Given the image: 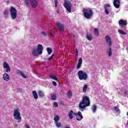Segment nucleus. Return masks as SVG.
I'll return each instance as SVG.
<instances>
[{
  "mask_svg": "<svg viewBox=\"0 0 128 128\" xmlns=\"http://www.w3.org/2000/svg\"><path fill=\"white\" fill-rule=\"evenodd\" d=\"M118 32L120 33V34H126V32H124L123 31H122V30H118Z\"/></svg>",
  "mask_w": 128,
  "mask_h": 128,
  "instance_id": "nucleus-33",
  "label": "nucleus"
},
{
  "mask_svg": "<svg viewBox=\"0 0 128 128\" xmlns=\"http://www.w3.org/2000/svg\"><path fill=\"white\" fill-rule=\"evenodd\" d=\"M41 34H43V36H46V32H42Z\"/></svg>",
  "mask_w": 128,
  "mask_h": 128,
  "instance_id": "nucleus-43",
  "label": "nucleus"
},
{
  "mask_svg": "<svg viewBox=\"0 0 128 128\" xmlns=\"http://www.w3.org/2000/svg\"><path fill=\"white\" fill-rule=\"evenodd\" d=\"M78 78L81 80H86L88 78V74L82 70H79L78 72Z\"/></svg>",
  "mask_w": 128,
  "mask_h": 128,
  "instance_id": "nucleus-5",
  "label": "nucleus"
},
{
  "mask_svg": "<svg viewBox=\"0 0 128 128\" xmlns=\"http://www.w3.org/2000/svg\"><path fill=\"white\" fill-rule=\"evenodd\" d=\"M110 4H106L104 5V10L106 14H108V8H110Z\"/></svg>",
  "mask_w": 128,
  "mask_h": 128,
  "instance_id": "nucleus-17",
  "label": "nucleus"
},
{
  "mask_svg": "<svg viewBox=\"0 0 128 128\" xmlns=\"http://www.w3.org/2000/svg\"><path fill=\"white\" fill-rule=\"evenodd\" d=\"M64 6L66 8L68 12H72V4L68 0H64Z\"/></svg>",
  "mask_w": 128,
  "mask_h": 128,
  "instance_id": "nucleus-7",
  "label": "nucleus"
},
{
  "mask_svg": "<svg viewBox=\"0 0 128 128\" xmlns=\"http://www.w3.org/2000/svg\"><path fill=\"white\" fill-rule=\"evenodd\" d=\"M57 12H58V11Z\"/></svg>",
  "mask_w": 128,
  "mask_h": 128,
  "instance_id": "nucleus-47",
  "label": "nucleus"
},
{
  "mask_svg": "<svg viewBox=\"0 0 128 128\" xmlns=\"http://www.w3.org/2000/svg\"><path fill=\"white\" fill-rule=\"evenodd\" d=\"M73 114H74V111H72V110H70V112L68 113V116L70 120H72V118H74V116H74Z\"/></svg>",
  "mask_w": 128,
  "mask_h": 128,
  "instance_id": "nucleus-20",
  "label": "nucleus"
},
{
  "mask_svg": "<svg viewBox=\"0 0 128 128\" xmlns=\"http://www.w3.org/2000/svg\"><path fill=\"white\" fill-rule=\"evenodd\" d=\"M18 74L22 75V74H23V73H22V71H18Z\"/></svg>",
  "mask_w": 128,
  "mask_h": 128,
  "instance_id": "nucleus-44",
  "label": "nucleus"
},
{
  "mask_svg": "<svg viewBox=\"0 0 128 128\" xmlns=\"http://www.w3.org/2000/svg\"><path fill=\"white\" fill-rule=\"evenodd\" d=\"M54 4H55V6L56 8V6H58V0H54Z\"/></svg>",
  "mask_w": 128,
  "mask_h": 128,
  "instance_id": "nucleus-37",
  "label": "nucleus"
},
{
  "mask_svg": "<svg viewBox=\"0 0 128 128\" xmlns=\"http://www.w3.org/2000/svg\"><path fill=\"white\" fill-rule=\"evenodd\" d=\"M54 104L56 108H58V104L56 102H54Z\"/></svg>",
  "mask_w": 128,
  "mask_h": 128,
  "instance_id": "nucleus-38",
  "label": "nucleus"
},
{
  "mask_svg": "<svg viewBox=\"0 0 128 128\" xmlns=\"http://www.w3.org/2000/svg\"><path fill=\"white\" fill-rule=\"evenodd\" d=\"M24 4L26 8H30V2H28V0H24Z\"/></svg>",
  "mask_w": 128,
  "mask_h": 128,
  "instance_id": "nucleus-26",
  "label": "nucleus"
},
{
  "mask_svg": "<svg viewBox=\"0 0 128 128\" xmlns=\"http://www.w3.org/2000/svg\"><path fill=\"white\" fill-rule=\"evenodd\" d=\"M73 116H79V117H76V119L78 121H80L83 118L82 114V112H78V113H74L73 112Z\"/></svg>",
  "mask_w": 128,
  "mask_h": 128,
  "instance_id": "nucleus-9",
  "label": "nucleus"
},
{
  "mask_svg": "<svg viewBox=\"0 0 128 128\" xmlns=\"http://www.w3.org/2000/svg\"><path fill=\"white\" fill-rule=\"evenodd\" d=\"M52 56H54V55H52L50 58H48V60H51L52 58Z\"/></svg>",
  "mask_w": 128,
  "mask_h": 128,
  "instance_id": "nucleus-45",
  "label": "nucleus"
},
{
  "mask_svg": "<svg viewBox=\"0 0 128 128\" xmlns=\"http://www.w3.org/2000/svg\"><path fill=\"white\" fill-rule=\"evenodd\" d=\"M10 12L11 14V18H12V20H16L18 16V11L16 10V9L13 6H11Z\"/></svg>",
  "mask_w": 128,
  "mask_h": 128,
  "instance_id": "nucleus-6",
  "label": "nucleus"
},
{
  "mask_svg": "<svg viewBox=\"0 0 128 128\" xmlns=\"http://www.w3.org/2000/svg\"><path fill=\"white\" fill-rule=\"evenodd\" d=\"M124 96H126V95L128 94V90H125V91L124 92Z\"/></svg>",
  "mask_w": 128,
  "mask_h": 128,
  "instance_id": "nucleus-42",
  "label": "nucleus"
},
{
  "mask_svg": "<svg viewBox=\"0 0 128 128\" xmlns=\"http://www.w3.org/2000/svg\"><path fill=\"white\" fill-rule=\"evenodd\" d=\"M32 54L33 56H40V54H38V50H36V48H32Z\"/></svg>",
  "mask_w": 128,
  "mask_h": 128,
  "instance_id": "nucleus-15",
  "label": "nucleus"
},
{
  "mask_svg": "<svg viewBox=\"0 0 128 128\" xmlns=\"http://www.w3.org/2000/svg\"><path fill=\"white\" fill-rule=\"evenodd\" d=\"M76 58H77L78 57L76 56H78V50H76Z\"/></svg>",
  "mask_w": 128,
  "mask_h": 128,
  "instance_id": "nucleus-39",
  "label": "nucleus"
},
{
  "mask_svg": "<svg viewBox=\"0 0 128 128\" xmlns=\"http://www.w3.org/2000/svg\"><path fill=\"white\" fill-rule=\"evenodd\" d=\"M54 120H55L56 122H58V120H60V116L58 115L56 116L54 118Z\"/></svg>",
  "mask_w": 128,
  "mask_h": 128,
  "instance_id": "nucleus-28",
  "label": "nucleus"
},
{
  "mask_svg": "<svg viewBox=\"0 0 128 128\" xmlns=\"http://www.w3.org/2000/svg\"><path fill=\"white\" fill-rule=\"evenodd\" d=\"M105 40L106 44H107L109 46L108 50L107 52L108 56H111L112 54V38L108 36H105Z\"/></svg>",
  "mask_w": 128,
  "mask_h": 128,
  "instance_id": "nucleus-2",
  "label": "nucleus"
},
{
  "mask_svg": "<svg viewBox=\"0 0 128 128\" xmlns=\"http://www.w3.org/2000/svg\"><path fill=\"white\" fill-rule=\"evenodd\" d=\"M78 64H82V58H80V59L78 60Z\"/></svg>",
  "mask_w": 128,
  "mask_h": 128,
  "instance_id": "nucleus-35",
  "label": "nucleus"
},
{
  "mask_svg": "<svg viewBox=\"0 0 128 128\" xmlns=\"http://www.w3.org/2000/svg\"><path fill=\"white\" fill-rule=\"evenodd\" d=\"M88 90V85L87 84H85L83 86L82 92H86V90Z\"/></svg>",
  "mask_w": 128,
  "mask_h": 128,
  "instance_id": "nucleus-27",
  "label": "nucleus"
},
{
  "mask_svg": "<svg viewBox=\"0 0 128 128\" xmlns=\"http://www.w3.org/2000/svg\"><path fill=\"white\" fill-rule=\"evenodd\" d=\"M4 18H8V12L6 10H5L4 12Z\"/></svg>",
  "mask_w": 128,
  "mask_h": 128,
  "instance_id": "nucleus-32",
  "label": "nucleus"
},
{
  "mask_svg": "<svg viewBox=\"0 0 128 128\" xmlns=\"http://www.w3.org/2000/svg\"><path fill=\"white\" fill-rule=\"evenodd\" d=\"M67 96L70 98H72V92L70 91L68 94Z\"/></svg>",
  "mask_w": 128,
  "mask_h": 128,
  "instance_id": "nucleus-31",
  "label": "nucleus"
},
{
  "mask_svg": "<svg viewBox=\"0 0 128 128\" xmlns=\"http://www.w3.org/2000/svg\"><path fill=\"white\" fill-rule=\"evenodd\" d=\"M3 80L6 82H8L10 80V75L7 73H4L3 74Z\"/></svg>",
  "mask_w": 128,
  "mask_h": 128,
  "instance_id": "nucleus-16",
  "label": "nucleus"
},
{
  "mask_svg": "<svg viewBox=\"0 0 128 128\" xmlns=\"http://www.w3.org/2000/svg\"><path fill=\"white\" fill-rule=\"evenodd\" d=\"M47 52H48V54H50L52 52V50L50 48H47Z\"/></svg>",
  "mask_w": 128,
  "mask_h": 128,
  "instance_id": "nucleus-30",
  "label": "nucleus"
},
{
  "mask_svg": "<svg viewBox=\"0 0 128 128\" xmlns=\"http://www.w3.org/2000/svg\"><path fill=\"white\" fill-rule=\"evenodd\" d=\"M21 76H22L23 78H26V75H24V73H22V74H21Z\"/></svg>",
  "mask_w": 128,
  "mask_h": 128,
  "instance_id": "nucleus-40",
  "label": "nucleus"
},
{
  "mask_svg": "<svg viewBox=\"0 0 128 128\" xmlns=\"http://www.w3.org/2000/svg\"><path fill=\"white\" fill-rule=\"evenodd\" d=\"M114 110H115V112H118L120 111V108H118V106H115L114 107Z\"/></svg>",
  "mask_w": 128,
  "mask_h": 128,
  "instance_id": "nucleus-34",
  "label": "nucleus"
},
{
  "mask_svg": "<svg viewBox=\"0 0 128 128\" xmlns=\"http://www.w3.org/2000/svg\"><path fill=\"white\" fill-rule=\"evenodd\" d=\"M55 124L57 128H62V123L58 122H56Z\"/></svg>",
  "mask_w": 128,
  "mask_h": 128,
  "instance_id": "nucleus-29",
  "label": "nucleus"
},
{
  "mask_svg": "<svg viewBox=\"0 0 128 128\" xmlns=\"http://www.w3.org/2000/svg\"><path fill=\"white\" fill-rule=\"evenodd\" d=\"M82 12L86 20H90L92 16V9L84 8Z\"/></svg>",
  "mask_w": 128,
  "mask_h": 128,
  "instance_id": "nucleus-3",
  "label": "nucleus"
},
{
  "mask_svg": "<svg viewBox=\"0 0 128 128\" xmlns=\"http://www.w3.org/2000/svg\"><path fill=\"white\" fill-rule=\"evenodd\" d=\"M30 0V6H32V8H36V6H38V2L36 0Z\"/></svg>",
  "mask_w": 128,
  "mask_h": 128,
  "instance_id": "nucleus-12",
  "label": "nucleus"
},
{
  "mask_svg": "<svg viewBox=\"0 0 128 128\" xmlns=\"http://www.w3.org/2000/svg\"><path fill=\"white\" fill-rule=\"evenodd\" d=\"M32 94H33V97L35 100H38V94L36 93V91H32Z\"/></svg>",
  "mask_w": 128,
  "mask_h": 128,
  "instance_id": "nucleus-18",
  "label": "nucleus"
},
{
  "mask_svg": "<svg viewBox=\"0 0 128 128\" xmlns=\"http://www.w3.org/2000/svg\"><path fill=\"white\" fill-rule=\"evenodd\" d=\"M113 4L114 8H120V0H114Z\"/></svg>",
  "mask_w": 128,
  "mask_h": 128,
  "instance_id": "nucleus-14",
  "label": "nucleus"
},
{
  "mask_svg": "<svg viewBox=\"0 0 128 128\" xmlns=\"http://www.w3.org/2000/svg\"><path fill=\"white\" fill-rule=\"evenodd\" d=\"M50 98L52 100H56V94L54 93H52L50 95Z\"/></svg>",
  "mask_w": 128,
  "mask_h": 128,
  "instance_id": "nucleus-19",
  "label": "nucleus"
},
{
  "mask_svg": "<svg viewBox=\"0 0 128 128\" xmlns=\"http://www.w3.org/2000/svg\"><path fill=\"white\" fill-rule=\"evenodd\" d=\"M60 32H64V24H61L60 22H58L56 24Z\"/></svg>",
  "mask_w": 128,
  "mask_h": 128,
  "instance_id": "nucleus-8",
  "label": "nucleus"
},
{
  "mask_svg": "<svg viewBox=\"0 0 128 128\" xmlns=\"http://www.w3.org/2000/svg\"><path fill=\"white\" fill-rule=\"evenodd\" d=\"M99 34H100V32H98V29L95 28V29L94 30V34L96 36H98Z\"/></svg>",
  "mask_w": 128,
  "mask_h": 128,
  "instance_id": "nucleus-24",
  "label": "nucleus"
},
{
  "mask_svg": "<svg viewBox=\"0 0 128 128\" xmlns=\"http://www.w3.org/2000/svg\"><path fill=\"white\" fill-rule=\"evenodd\" d=\"M66 128H70V127H66Z\"/></svg>",
  "mask_w": 128,
  "mask_h": 128,
  "instance_id": "nucleus-46",
  "label": "nucleus"
},
{
  "mask_svg": "<svg viewBox=\"0 0 128 128\" xmlns=\"http://www.w3.org/2000/svg\"><path fill=\"white\" fill-rule=\"evenodd\" d=\"M13 117L14 120H16L18 122H22V116H20V112L18 108H17L14 110Z\"/></svg>",
  "mask_w": 128,
  "mask_h": 128,
  "instance_id": "nucleus-4",
  "label": "nucleus"
},
{
  "mask_svg": "<svg viewBox=\"0 0 128 128\" xmlns=\"http://www.w3.org/2000/svg\"><path fill=\"white\" fill-rule=\"evenodd\" d=\"M49 77L50 78L54 80H58V77H56V75H54V74L49 75Z\"/></svg>",
  "mask_w": 128,
  "mask_h": 128,
  "instance_id": "nucleus-21",
  "label": "nucleus"
},
{
  "mask_svg": "<svg viewBox=\"0 0 128 128\" xmlns=\"http://www.w3.org/2000/svg\"><path fill=\"white\" fill-rule=\"evenodd\" d=\"M90 106V98L88 96H85L83 97L82 102L79 104V110L82 112H84V110L86 106Z\"/></svg>",
  "mask_w": 128,
  "mask_h": 128,
  "instance_id": "nucleus-1",
  "label": "nucleus"
},
{
  "mask_svg": "<svg viewBox=\"0 0 128 128\" xmlns=\"http://www.w3.org/2000/svg\"><path fill=\"white\" fill-rule=\"evenodd\" d=\"M52 84H54V86H57L56 82L54 81L52 82Z\"/></svg>",
  "mask_w": 128,
  "mask_h": 128,
  "instance_id": "nucleus-41",
  "label": "nucleus"
},
{
  "mask_svg": "<svg viewBox=\"0 0 128 128\" xmlns=\"http://www.w3.org/2000/svg\"><path fill=\"white\" fill-rule=\"evenodd\" d=\"M38 96L39 98H42V96H44V94L42 91H38Z\"/></svg>",
  "mask_w": 128,
  "mask_h": 128,
  "instance_id": "nucleus-23",
  "label": "nucleus"
},
{
  "mask_svg": "<svg viewBox=\"0 0 128 128\" xmlns=\"http://www.w3.org/2000/svg\"><path fill=\"white\" fill-rule=\"evenodd\" d=\"M36 50L39 54H42V50H44V47L42 46V45L40 44H38Z\"/></svg>",
  "mask_w": 128,
  "mask_h": 128,
  "instance_id": "nucleus-13",
  "label": "nucleus"
},
{
  "mask_svg": "<svg viewBox=\"0 0 128 128\" xmlns=\"http://www.w3.org/2000/svg\"><path fill=\"white\" fill-rule=\"evenodd\" d=\"M80 66H82V64L78 63V64L76 66V68L78 70V68H80Z\"/></svg>",
  "mask_w": 128,
  "mask_h": 128,
  "instance_id": "nucleus-36",
  "label": "nucleus"
},
{
  "mask_svg": "<svg viewBox=\"0 0 128 128\" xmlns=\"http://www.w3.org/2000/svg\"><path fill=\"white\" fill-rule=\"evenodd\" d=\"M3 68H6V72H10V65L8 64V62H4L3 64Z\"/></svg>",
  "mask_w": 128,
  "mask_h": 128,
  "instance_id": "nucleus-10",
  "label": "nucleus"
},
{
  "mask_svg": "<svg viewBox=\"0 0 128 128\" xmlns=\"http://www.w3.org/2000/svg\"><path fill=\"white\" fill-rule=\"evenodd\" d=\"M119 26H121V28H122L124 26H128V21L126 20H120L118 22Z\"/></svg>",
  "mask_w": 128,
  "mask_h": 128,
  "instance_id": "nucleus-11",
  "label": "nucleus"
},
{
  "mask_svg": "<svg viewBox=\"0 0 128 128\" xmlns=\"http://www.w3.org/2000/svg\"><path fill=\"white\" fill-rule=\"evenodd\" d=\"M86 38L88 40H92V34H87Z\"/></svg>",
  "mask_w": 128,
  "mask_h": 128,
  "instance_id": "nucleus-25",
  "label": "nucleus"
},
{
  "mask_svg": "<svg viewBox=\"0 0 128 128\" xmlns=\"http://www.w3.org/2000/svg\"><path fill=\"white\" fill-rule=\"evenodd\" d=\"M96 108H98V107H96V105L94 104L92 106V112H96Z\"/></svg>",
  "mask_w": 128,
  "mask_h": 128,
  "instance_id": "nucleus-22",
  "label": "nucleus"
}]
</instances>
